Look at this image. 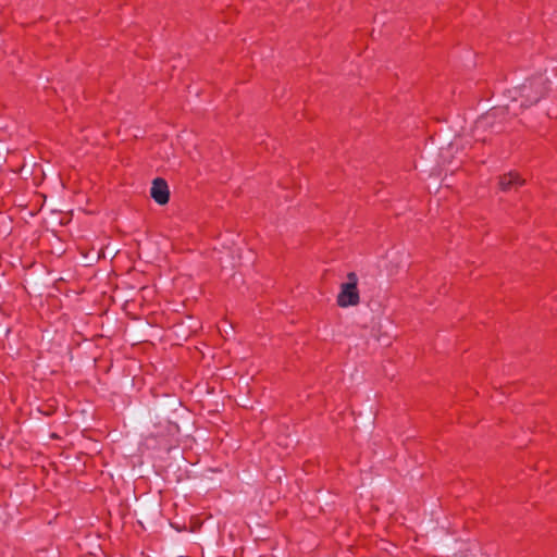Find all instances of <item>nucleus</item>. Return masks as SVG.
<instances>
[{
    "label": "nucleus",
    "instance_id": "7ed1b4c3",
    "mask_svg": "<svg viewBox=\"0 0 557 557\" xmlns=\"http://www.w3.org/2000/svg\"><path fill=\"white\" fill-rule=\"evenodd\" d=\"M150 196L158 205H165L170 199V190L165 180L157 177L152 181Z\"/></svg>",
    "mask_w": 557,
    "mask_h": 557
},
{
    "label": "nucleus",
    "instance_id": "20e7f679",
    "mask_svg": "<svg viewBox=\"0 0 557 557\" xmlns=\"http://www.w3.org/2000/svg\"><path fill=\"white\" fill-rule=\"evenodd\" d=\"M524 181L519 176L518 173L509 172L499 176L498 186L503 191H510L522 186Z\"/></svg>",
    "mask_w": 557,
    "mask_h": 557
},
{
    "label": "nucleus",
    "instance_id": "f03ea898",
    "mask_svg": "<svg viewBox=\"0 0 557 557\" xmlns=\"http://www.w3.org/2000/svg\"><path fill=\"white\" fill-rule=\"evenodd\" d=\"M336 302L341 308L357 306L360 302L358 276L355 272H349L347 274V282L341 285Z\"/></svg>",
    "mask_w": 557,
    "mask_h": 557
},
{
    "label": "nucleus",
    "instance_id": "f257e3e1",
    "mask_svg": "<svg viewBox=\"0 0 557 557\" xmlns=\"http://www.w3.org/2000/svg\"><path fill=\"white\" fill-rule=\"evenodd\" d=\"M546 91V81L543 77H536L525 82L518 88H515L512 104L499 108H493L478 122L481 126L493 125L495 119L504 120L509 112L516 114L515 104L520 102L521 108H527L537 103Z\"/></svg>",
    "mask_w": 557,
    "mask_h": 557
}]
</instances>
